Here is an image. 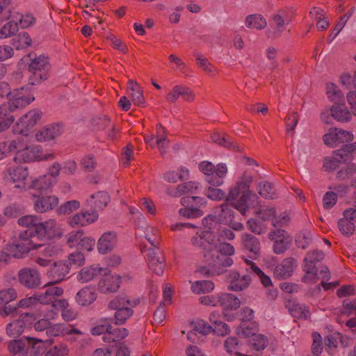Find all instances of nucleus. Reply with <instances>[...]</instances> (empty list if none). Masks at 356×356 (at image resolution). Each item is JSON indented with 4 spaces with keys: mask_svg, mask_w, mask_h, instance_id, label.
Here are the masks:
<instances>
[{
    "mask_svg": "<svg viewBox=\"0 0 356 356\" xmlns=\"http://www.w3.org/2000/svg\"><path fill=\"white\" fill-rule=\"evenodd\" d=\"M144 140L151 148H157L163 154L169 144L168 134L165 129L161 124L156 126V134L144 135Z\"/></svg>",
    "mask_w": 356,
    "mask_h": 356,
    "instance_id": "8",
    "label": "nucleus"
},
{
    "mask_svg": "<svg viewBox=\"0 0 356 356\" xmlns=\"http://www.w3.org/2000/svg\"><path fill=\"white\" fill-rule=\"evenodd\" d=\"M332 117L340 122H350L353 117V113L349 111L344 103H335L330 108Z\"/></svg>",
    "mask_w": 356,
    "mask_h": 356,
    "instance_id": "32",
    "label": "nucleus"
},
{
    "mask_svg": "<svg viewBox=\"0 0 356 356\" xmlns=\"http://www.w3.org/2000/svg\"><path fill=\"white\" fill-rule=\"evenodd\" d=\"M54 308L60 310L61 316L64 321L70 322L77 318V313L72 308H69V303L65 299H60L55 301Z\"/></svg>",
    "mask_w": 356,
    "mask_h": 356,
    "instance_id": "36",
    "label": "nucleus"
},
{
    "mask_svg": "<svg viewBox=\"0 0 356 356\" xmlns=\"http://www.w3.org/2000/svg\"><path fill=\"white\" fill-rule=\"evenodd\" d=\"M70 267L65 262L58 261L48 270V276L52 280L53 284H57L63 281L69 273Z\"/></svg>",
    "mask_w": 356,
    "mask_h": 356,
    "instance_id": "29",
    "label": "nucleus"
},
{
    "mask_svg": "<svg viewBox=\"0 0 356 356\" xmlns=\"http://www.w3.org/2000/svg\"><path fill=\"white\" fill-rule=\"evenodd\" d=\"M97 218L98 214L96 211H81L69 217L67 223L71 227H80L93 223Z\"/></svg>",
    "mask_w": 356,
    "mask_h": 356,
    "instance_id": "22",
    "label": "nucleus"
},
{
    "mask_svg": "<svg viewBox=\"0 0 356 356\" xmlns=\"http://www.w3.org/2000/svg\"><path fill=\"white\" fill-rule=\"evenodd\" d=\"M325 144L330 147H335L339 144L353 140L354 136L351 131L337 128L330 129L323 137Z\"/></svg>",
    "mask_w": 356,
    "mask_h": 356,
    "instance_id": "9",
    "label": "nucleus"
},
{
    "mask_svg": "<svg viewBox=\"0 0 356 356\" xmlns=\"http://www.w3.org/2000/svg\"><path fill=\"white\" fill-rule=\"evenodd\" d=\"M248 344L254 350L259 351L266 348L268 344V339L266 336L257 333L248 340Z\"/></svg>",
    "mask_w": 356,
    "mask_h": 356,
    "instance_id": "48",
    "label": "nucleus"
},
{
    "mask_svg": "<svg viewBox=\"0 0 356 356\" xmlns=\"http://www.w3.org/2000/svg\"><path fill=\"white\" fill-rule=\"evenodd\" d=\"M252 181V176L245 173L236 186L230 188L226 197L227 203L222 204L220 206V213L217 217L219 222L232 220L234 216L232 208L236 209L242 215H245L249 208L248 202L252 197H257L256 195L250 191Z\"/></svg>",
    "mask_w": 356,
    "mask_h": 356,
    "instance_id": "2",
    "label": "nucleus"
},
{
    "mask_svg": "<svg viewBox=\"0 0 356 356\" xmlns=\"http://www.w3.org/2000/svg\"><path fill=\"white\" fill-rule=\"evenodd\" d=\"M241 305L240 300L232 293H220L219 306L222 309V314L227 321H232L235 316L230 312L237 310Z\"/></svg>",
    "mask_w": 356,
    "mask_h": 356,
    "instance_id": "16",
    "label": "nucleus"
},
{
    "mask_svg": "<svg viewBox=\"0 0 356 356\" xmlns=\"http://www.w3.org/2000/svg\"><path fill=\"white\" fill-rule=\"evenodd\" d=\"M147 261L149 268L156 275H161L163 273L165 268V259L163 254L159 250L154 248L148 250Z\"/></svg>",
    "mask_w": 356,
    "mask_h": 356,
    "instance_id": "19",
    "label": "nucleus"
},
{
    "mask_svg": "<svg viewBox=\"0 0 356 356\" xmlns=\"http://www.w3.org/2000/svg\"><path fill=\"white\" fill-rule=\"evenodd\" d=\"M56 184V180L49 175H42L35 178L31 181L28 188H32L38 191H47Z\"/></svg>",
    "mask_w": 356,
    "mask_h": 356,
    "instance_id": "39",
    "label": "nucleus"
},
{
    "mask_svg": "<svg viewBox=\"0 0 356 356\" xmlns=\"http://www.w3.org/2000/svg\"><path fill=\"white\" fill-rule=\"evenodd\" d=\"M293 18L294 13L292 10L289 8L282 9L272 16L270 26L279 33H281L285 29V26L291 22Z\"/></svg>",
    "mask_w": 356,
    "mask_h": 356,
    "instance_id": "18",
    "label": "nucleus"
},
{
    "mask_svg": "<svg viewBox=\"0 0 356 356\" xmlns=\"http://www.w3.org/2000/svg\"><path fill=\"white\" fill-rule=\"evenodd\" d=\"M303 271L305 272V275L302 278L303 282L306 284H315L320 280L317 268L303 266Z\"/></svg>",
    "mask_w": 356,
    "mask_h": 356,
    "instance_id": "54",
    "label": "nucleus"
},
{
    "mask_svg": "<svg viewBox=\"0 0 356 356\" xmlns=\"http://www.w3.org/2000/svg\"><path fill=\"white\" fill-rule=\"evenodd\" d=\"M245 25L250 29L261 30L266 27L267 22L266 19L261 15L254 14L247 16L245 19Z\"/></svg>",
    "mask_w": 356,
    "mask_h": 356,
    "instance_id": "46",
    "label": "nucleus"
},
{
    "mask_svg": "<svg viewBox=\"0 0 356 356\" xmlns=\"http://www.w3.org/2000/svg\"><path fill=\"white\" fill-rule=\"evenodd\" d=\"M40 219L38 216L34 215H27L18 219V224L22 227H26V229H36L39 225Z\"/></svg>",
    "mask_w": 356,
    "mask_h": 356,
    "instance_id": "52",
    "label": "nucleus"
},
{
    "mask_svg": "<svg viewBox=\"0 0 356 356\" xmlns=\"http://www.w3.org/2000/svg\"><path fill=\"white\" fill-rule=\"evenodd\" d=\"M324 258V253L322 251L314 250L308 252L304 259V265L312 268H317L316 264Z\"/></svg>",
    "mask_w": 356,
    "mask_h": 356,
    "instance_id": "50",
    "label": "nucleus"
},
{
    "mask_svg": "<svg viewBox=\"0 0 356 356\" xmlns=\"http://www.w3.org/2000/svg\"><path fill=\"white\" fill-rule=\"evenodd\" d=\"M216 241V236L211 230H204L200 234L197 233L191 239L192 244L194 246L203 249L209 248L210 246L215 245Z\"/></svg>",
    "mask_w": 356,
    "mask_h": 356,
    "instance_id": "28",
    "label": "nucleus"
},
{
    "mask_svg": "<svg viewBox=\"0 0 356 356\" xmlns=\"http://www.w3.org/2000/svg\"><path fill=\"white\" fill-rule=\"evenodd\" d=\"M63 235L61 225L55 219H48L40 222L36 229L22 231L17 243L10 245V250L15 257L20 258L31 250L40 248L42 241L60 238Z\"/></svg>",
    "mask_w": 356,
    "mask_h": 356,
    "instance_id": "1",
    "label": "nucleus"
},
{
    "mask_svg": "<svg viewBox=\"0 0 356 356\" xmlns=\"http://www.w3.org/2000/svg\"><path fill=\"white\" fill-rule=\"evenodd\" d=\"M269 239L273 242V250L277 254H283L291 242V236L284 230L277 229L268 234Z\"/></svg>",
    "mask_w": 356,
    "mask_h": 356,
    "instance_id": "11",
    "label": "nucleus"
},
{
    "mask_svg": "<svg viewBox=\"0 0 356 356\" xmlns=\"http://www.w3.org/2000/svg\"><path fill=\"white\" fill-rule=\"evenodd\" d=\"M117 241V235L114 232H105L97 241V250L101 254H106L114 248Z\"/></svg>",
    "mask_w": 356,
    "mask_h": 356,
    "instance_id": "27",
    "label": "nucleus"
},
{
    "mask_svg": "<svg viewBox=\"0 0 356 356\" xmlns=\"http://www.w3.org/2000/svg\"><path fill=\"white\" fill-rule=\"evenodd\" d=\"M146 238L150 245L156 248H159L161 245V235L158 229L150 228L146 233Z\"/></svg>",
    "mask_w": 356,
    "mask_h": 356,
    "instance_id": "61",
    "label": "nucleus"
},
{
    "mask_svg": "<svg viewBox=\"0 0 356 356\" xmlns=\"http://www.w3.org/2000/svg\"><path fill=\"white\" fill-rule=\"evenodd\" d=\"M214 289V284L209 280H200L194 282L191 286L192 291L197 294L209 293Z\"/></svg>",
    "mask_w": 356,
    "mask_h": 356,
    "instance_id": "47",
    "label": "nucleus"
},
{
    "mask_svg": "<svg viewBox=\"0 0 356 356\" xmlns=\"http://www.w3.org/2000/svg\"><path fill=\"white\" fill-rule=\"evenodd\" d=\"M80 207V202L77 200H70L65 202L60 205L58 209L57 213L59 215H66L77 210Z\"/></svg>",
    "mask_w": 356,
    "mask_h": 356,
    "instance_id": "57",
    "label": "nucleus"
},
{
    "mask_svg": "<svg viewBox=\"0 0 356 356\" xmlns=\"http://www.w3.org/2000/svg\"><path fill=\"white\" fill-rule=\"evenodd\" d=\"M258 216L263 220H270L274 227L280 226L289 221L288 216H276L275 210L269 207L260 209L257 212Z\"/></svg>",
    "mask_w": 356,
    "mask_h": 356,
    "instance_id": "26",
    "label": "nucleus"
},
{
    "mask_svg": "<svg viewBox=\"0 0 356 356\" xmlns=\"http://www.w3.org/2000/svg\"><path fill=\"white\" fill-rule=\"evenodd\" d=\"M198 168L206 176L207 181L213 186H221L227 173V168L225 163H219L215 166L211 162L204 161L199 163Z\"/></svg>",
    "mask_w": 356,
    "mask_h": 356,
    "instance_id": "4",
    "label": "nucleus"
},
{
    "mask_svg": "<svg viewBox=\"0 0 356 356\" xmlns=\"http://www.w3.org/2000/svg\"><path fill=\"white\" fill-rule=\"evenodd\" d=\"M36 198L33 204L34 210L39 213H43L52 210L58 206L59 200L56 195L40 196L33 195Z\"/></svg>",
    "mask_w": 356,
    "mask_h": 356,
    "instance_id": "23",
    "label": "nucleus"
},
{
    "mask_svg": "<svg viewBox=\"0 0 356 356\" xmlns=\"http://www.w3.org/2000/svg\"><path fill=\"white\" fill-rule=\"evenodd\" d=\"M181 204L184 207L179 211L180 216L188 218H196L203 216L201 208L207 204V200L198 196H188L181 199Z\"/></svg>",
    "mask_w": 356,
    "mask_h": 356,
    "instance_id": "6",
    "label": "nucleus"
},
{
    "mask_svg": "<svg viewBox=\"0 0 356 356\" xmlns=\"http://www.w3.org/2000/svg\"><path fill=\"white\" fill-rule=\"evenodd\" d=\"M243 247L254 255L259 254L260 252V242L257 238L249 234H244L241 238Z\"/></svg>",
    "mask_w": 356,
    "mask_h": 356,
    "instance_id": "44",
    "label": "nucleus"
},
{
    "mask_svg": "<svg viewBox=\"0 0 356 356\" xmlns=\"http://www.w3.org/2000/svg\"><path fill=\"white\" fill-rule=\"evenodd\" d=\"M200 188V184L195 181H187L177 186L170 194L173 196H181L185 194H193Z\"/></svg>",
    "mask_w": 356,
    "mask_h": 356,
    "instance_id": "41",
    "label": "nucleus"
},
{
    "mask_svg": "<svg viewBox=\"0 0 356 356\" xmlns=\"http://www.w3.org/2000/svg\"><path fill=\"white\" fill-rule=\"evenodd\" d=\"M22 60L27 61L30 84L36 85L47 79L49 71L51 68L48 56L30 53L24 56Z\"/></svg>",
    "mask_w": 356,
    "mask_h": 356,
    "instance_id": "3",
    "label": "nucleus"
},
{
    "mask_svg": "<svg viewBox=\"0 0 356 356\" xmlns=\"http://www.w3.org/2000/svg\"><path fill=\"white\" fill-rule=\"evenodd\" d=\"M136 304L126 297L117 296L111 300L108 305L110 309L115 310L114 323L115 325H123L134 314L132 307Z\"/></svg>",
    "mask_w": 356,
    "mask_h": 356,
    "instance_id": "5",
    "label": "nucleus"
},
{
    "mask_svg": "<svg viewBox=\"0 0 356 356\" xmlns=\"http://www.w3.org/2000/svg\"><path fill=\"white\" fill-rule=\"evenodd\" d=\"M127 84V94L131 97L133 103L138 106H143L145 104V97L141 87L133 80H129Z\"/></svg>",
    "mask_w": 356,
    "mask_h": 356,
    "instance_id": "35",
    "label": "nucleus"
},
{
    "mask_svg": "<svg viewBox=\"0 0 356 356\" xmlns=\"http://www.w3.org/2000/svg\"><path fill=\"white\" fill-rule=\"evenodd\" d=\"M97 299V293L94 287L85 286L76 295V301L81 306L91 305Z\"/></svg>",
    "mask_w": 356,
    "mask_h": 356,
    "instance_id": "34",
    "label": "nucleus"
},
{
    "mask_svg": "<svg viewBox=\"0 0 356 356\" xmlns=\"http://www.w3.org/2000/svg\"><path fill=\"white\" fill-rule=\"evenodd\" d=\"M128 334L129 331L124 327L111 328L103 335L102 339L106 343H111L124 339Z\"/></svg>",
    "mask_w": 356,
    "mask_h": 356,
    "instance_id": "42",
    "label": "nucleus"
},
{
    "mask_svg": "<svg viewBox=\"0 0 356 356\" xmlns=\"http://www.w3.org/2000/svg\"><path fill=\"white\" fill-rule=\"evenodd\" d=\"M106 268L98 265H92L82 268L77 275L78 280L81 283L88 282L99 275H103Z\"/></svg>",
    "mask_w": 356,
    "mask_h": 356,
    "instance_id": "33",
    "label": "nucleus"
},
{
    "mask_svg": "<svg viewBox=\"0 0 356 356\" xmlns=\"http://www.w3.org/2000/svg\"><path fill=\"white\" fill-rule=\"evenodd\" d=\"M83 236L84 232L81 230L70 232L67 239V245L70 248H79Z\"/></svg>",
    "mask_w": 356,
    "mask_h": 356,
    "instance_id": "60",
    "label": "nucleus"
},
{
    "mask_svg": "<svg viewBox=\"0 0 356 356\" xmlns=\"http://www.w3.org/2000/svg\"><path fill=\"white\" fill-rule=\"evenodd\" d=\"M47 334L49 337H64L67 334H82V332L74 327L73 325H65L63 323H56L50 327L47 330Z\"/></svg>",
    "mask_w": 356,
    "mask_h": 356,
    "instance_id": "25",
    "label": "nucleus"
},
{
    "mask_svg": "<svg viewBox=\"0 0 356 356\" xmlns=\"http://www.w3.org/2000/svg\"><path fill=\"white\" fill-rule=\"evenodd\" d=\"M60 127L58 124H53L44 127L35 134V138L38 142H46L53 140L60 134Z\"/></svg>",
    "mask_w": 356,
    "mask_h": 356,
    "instance_id": "37",
    "label": "nucleus"
},
{
    "mask_svg": "<svg viewBox=\"0 0 356 356\" xmlns=\"http://www.w3.org/2000/svg\"><path fill=\"white\" fill-rule=\"evenodd\" d=\"M258 331L259 326L255 322L242 321L236 333L240 337L250 339Z\"/></svg>",
    "mask_w": 356,
    "mask_h": 356,
    "instance_id": "40",
    "label": "nucleus"
},
{
    "mask_svg": "<svg viewBox=\"0 0 356 356\" xmlns=\"http://www.w3.org/2000/svg\"><path fill=\"white\" fill-rule=\"evenodd\" d=\"M189 177V170L184 166H181L176 170H170L163 174V179L168 183H177L179 181L188 179Z\"/></svg>",
    "mask_w": 356,
    "mask_h": 356,
    "instance_id": "38",
    "label": "nucleus"
},
{
    "mask_svg": "<svg viewBox=\"0 0 356 356\" xmlns=\"http://www.w3.org/2000/svg\"><path fill=\"white\" fill-rule=\"evenodd\" d=\"M13 40L17 49H26L31 46L32 42L30 35L26 32L19 34Z\"/></svg>",
    "mask_w": 356,
    "mask_h": 356,
    "instance_id": "59",
    "label": "nucleus"
},
{
    "mask_svg": "<svg viewBox=\"0 0 356 356\" xmlns=\"http://www.w3.org/2000/svg\"><path fill=\"white\" fill-rule=\"evenodd\" d=\"M296 267L297 261L294 258H285L275 267L273 275L278 280L286 279L293 275Z\"/></svg>",
    "mask_w": 356,
    "mask_h": 356,
    "instance_id": "20",
    "label": "nucleus"
},
{
    "mask_svg": "<svg viewBox=\"0 0 356 356\" xmlns=\"http://www.w3.org/2000/svg\"><path fill=\"white\" fill-rule=\"evenodd\" d=\"M16 290L8 288L0 290V306L6 305L17 298Z\"/></svg>",
    "mask_w": 356,
    "mask_h": 356,
    "instance_id": "56",
    "label": "nucleus"
},
{
    "mask_svg": "<svg viewBox=\"0 0 356 356\" xmlns=\"http://www.w3.org/2000/svg\"><path fill=\"white\" fill-rule=\"evenodd\" d=\"M13 18L19 20L18 26H20L22 29H27L36 22L35 17L30 13L22 14L19 13H15L13 15Z\"/></svg>",
    "mask_w": 356,
    "mask_h": 356,
    "instance_id": "49",
    "label": "nucleus"
},
{
    "mask_svg": "<svg viewBox=\"0 0 356 356\" xmlns=\"http://www.w3.org/2000/svg\"><path fill=\"white\" fill-rule=\"evenodd\" d=\"M103 275L104 277L97 284L99 291L105 294L117 291L120 286V276L111 274L107 268L105 269Z\"/></svg>",
    "mask_w": 356,
    "mask_h": 356,
    "instance_id": "15",
    "label": "nucleus"
},
{
    "mask_svg": "<svg viewBox=\"0 0 356 356\" xmlns=\"http://www.w3.org/2000/svg\"><path fill=\"white\" fill-rule=\"evenodd\" d=\"M356 227V209L348 208L343 211V218L338 220V227L345 236H352Z\"/></svg>",
    "mask_w": 356,
    "mask_h": 356,
    "instance_id": "12",
    "label": "nucleus"
},
{
    "mask_svg": "<svg viewBox=\"0 0 356 356\" xmlns=\"http://www.w3.org/2000/svg\"><path fill=\"white\" fill-rule=\"evenodd\" d=\"M19 146H22L21 139L17 138L9 142H3L0 143V160L9 152H15Z\"/></svg>",
    "mask_w": 356,
    "mask_h": 356,
    "instance_id": "51",
    "label": "nucleus"
},
{
    "mask_svg": "<svg viewBox=\"0 0 356 356\" xmlns=\"http://www.w3.org/2000/svg\"><path fill=\"white\" fill-rule=\"evenodd\" d=\"M14 111L8 102L0 105V132L8 129L14 122Z\"/></svg>",
    "mask_w": 356,
    "mask_h": 356,
    "instance_id": "31",
    "label": "nucleus"
},
{
    "mask_svg": "<svg viewBox=\"0 0 356 356\" xmlns=\"http://www.w3.org/2000/svg\"><path fill=\"white\" fill-rule=\"evenodd\" d=\"M12 0H0V23L8 20L12 16Z\"/></svg>",
    "mask_w": 356,
    "mask_h": 356,
    "instance_id": "58",
    "label": "nucleus"
},
{
    "mask_svg": "<svg viewBox=\"0 0 356 356\" xmlns=\"http://www.w3.org/2000/svg\"><path fill=\"white\" fill-rule=\"evenodd\" d=\"M42 112L39 109H33L19 119L16 124L15 131L20 134L38 124L42 118Z\"/></svg>",
    "mask_w": 356,
    "mask_h": 356,
    "instance_id": "14",
    "label": "nucleus"
},
{
    "mask_svg": "<svg viewBox=\"0 0 356 356\" xmlns=\"http://www.w3.org/2000/svg\"><path fill=\"white\" fill-rule=\"evenodd\" d=\"M192 324L193 330L202 334L207 335L213 332V327L204 320H196Z\"/></svg>",
    "mask_w": 356,
    "mask_h": 356,
    "instance_id": "64",
    "label": "nucleus"
},
{
    "mask_svg": "<svg viewBox=\"0 0 356 356\" xmlns=\"http://www.w3.org/2000/svg\"><path fill=\"white\" fill-rule=\"evenodd\" d=\"M21 143L22 146H19L16 151V154L14 157V161L16 163H28L33 161L35 159L42 160L47 159H53L54 155L53 154H49L48 155H45L44 156L38 155V148L35 147H29L26 145H24L21 140Z\"/></svg>",
    "mask_w": 356,
    "mask_h": 356,
    "instance_id": "10",
    "label": "nucleus"
},
{
    "mask_svg": "<svg viewBox=\"0 0 356 356\" xmlns=\"http://www.w3.org/2000/svg\"><path fill=\"white\" fill-rule=\"evenodd\" d=\"M29 176V171L26 167L18 165L10 166L7 171L6 179L15 184L16 188L26 189V179Z\"/></svg>",
    "mask_w": 356,
    "mask_h": 356,
    "instance_id": "13",
    "label": "nucleus"
},
{
    "mask_svg": "<svg viewBox=\"0 0 356 356\" xmlns=\"http://www.w3.org/2000/svg\"><path fill=\"white\" fill-rule=\"evenodd\" d=\"M34 97L30 90L25 88L17 89L12 93V98L10 99L8 104L15 111L18 108H22L30 104L33 100Z\"/></svg>",
    "mask_w": 356,
    "mask_h": 356,
    "instance_id": "17",
    "label": "nucleus"
},
{
    "mask_svg": "<svg viewBox=\"0 0 356 356\" xmlns=\"http://www.w3.org/2000/svg\"><path fill=\"white\" fill-rule=\"evenodd\" d=\"M289 311L293 318L298 319H307L310 315L309 307L300 303L291 305Z\"/></svg>",
    "mask_w": 356,
    "mask_h": 356,
    "instance_id": "45",
    "label": "nucleus"
},
{
    "mask_svg": "<svg viewBox=\"0 0 356 356\" xmlns=\"http://www.w3.org/2000/svg\"><path fill=\"white\" fill-rule=\"evenodd\" d=\"M257 191L261 197L266 199H273L277 195L273 185L268 181L260 182Z\"/></svg>",
    "mask_w": 356,
    "mask_h": 356,
    "instance_id": "53",
    "label": "nucleus"
},
{
    "mask_svg": "<svg viewBox=\"0 0 356 356\" xmlns=\"http://www.w3.org/2000/svg\"><path fill=\"white\" fill-rule=\"evenodd\" d=\"M44 287L47 289L44 293L38 296V300L42 304L52 303V307H54V302L58 300L56 298L63 295V289L61 287L55 286V284H53V281L46 284Z\"/></svg>",
    "mask_w": 356,
    "mask_h": 356,
    "instance_id": "24",
    "label": "nucleus"
},
{
    "mask_svg": "<svg viewBox=\"0 0 356 356\" xmlns=\"http://www.w3.org/2000/svg\"><path fill=\"white\" fill-rule=\"evenodd\" d=\"M19 30L18 24L15 21H10L5 24L0 29V38H7L15 35Z\"/></svg>",
    "mask_w": 356,
    "mask_h": 356,
    "instance_id": "55",
    "label": "nucleus"
},
{
    "mask_svg": "<svg viewBox=\"0 0 356 356\" xmlns=\"http://www.w3.org/2000/svg\"><path fill=\"white\" fill-rule=\"evenodd\" d=\"M229 280L228 289L233 291H240L246 289L251 282V279L248 275L241 276L237 272L231 273Z\"/></svg>",
    "mask_w": 356,
    "mask_h": 356,
    "instance_id": "30",
    "label": "nucleus"
},
{
    "mask_svg": "<svg viewBox=\"0 0 356 356\" xmlns=\"http://www.w3.org/2000/svg\"><path fill=\"white\" fill-rule=\"evenodd\" d=\"M197 65L209 76H214L216 72V68L210 63L205 58H202L200 56H196Z\"/></svg>",
    "mask_w": 356,
    "mask_h": 356,
    "instance_id": "63",
    "label": "nucleus"
},
{
    "mask_svg": "<svg viewBox=\"0 0 356 356\" xmlns=\"http://www.w3.org/2000/svg\"><path fill=\"white\" fill-rule=\"evenodd\" d=\"M19 282L24 286L33 289L40 284V275L38 270L24 268L18 273Z\"/></svg>",
    "mask_w": 356,
    "mask_h": 356,
    "instance_id": "21",
    "label": "nucleus"
},
{
    "mask_svg": "<svg viewBox=\"0 0 356 356\" xmlns=\"http://www.w3.org/2000/svg\"><path fill=\"white\" fill-rule=\"evenodd\" d=\"M69 348L65 344H58L51 348L43 356H68Z\"/></svg>",
    "mask_w": 356,
    "mask_h": 356,
    "instance_id": "62",
    "label": "nucleus"
},
{
    "mask_svg": "<svg viewBox=\"0 0 356 356\" xmlns=\"http://www.w3.org/2000/svg\"><path fill=\"white\" fill-rule=\"evenodd\" d=\"M35 320L34 315L32 314H22L18 318L13 320L7 325L6 333L10 337H18L26 328L31 327Z\"/></svg>",
    "mask_w": 356,
    "mask_h": 356,
    "instance_id": "7",
    "label": "nucleus"
},
{
    "mask_svg": "<svg viewBox=\"0 0 356 356\" xmlns=\"http://www.w3.org/2000/svg\"><path fill=\"white\" fill-rule=\"evenodd\" d=\"M110 201L109 195L104 191H99L90 196V204L95 209H104Z\"/></svg>",
    "mask_w": 356,
    "mask_h": 356,
    "instance_id": "43",
    "label": "nucleus"
}]
</instances>
